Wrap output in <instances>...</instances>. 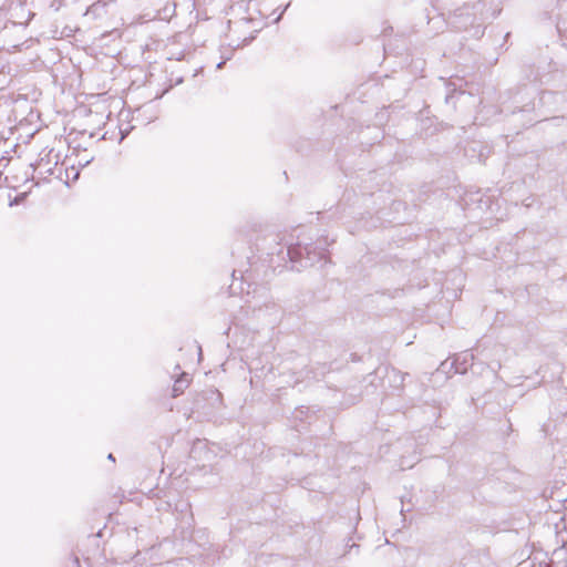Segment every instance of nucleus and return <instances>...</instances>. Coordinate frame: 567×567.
<instances>
[{"instance_id": "39448f33", "label": "nucleus", "mask_w": 567, "mask_h": 567, "mask_svg": "<svg viewBox=\"0 0 567 567\" xmlns=\"http://www.w3.org/2000/svg\"><path fill=\"white\" fill-rule=\"evenodd\" d=\"M107 458L114 461L113 454H109Z\"/></svg>"}, {"instance_id": "7ed1b4c3", "label": "nucleus", "mask_w": 567, "mask_h": 567, "mask_svg": "<svg viewBox=\"0 0 567 567\" xmlns=\"http://www.w3.org/2000/svg\"><path fill=\"white\" fill-rule=\"evenodd\" d=\"M188 379H178L175 381L174 383V386H173V392H174V395H179L181 393H183V391L188 386Z\"/></svg>"}, {"instance_id": "423d86ee", "label": "nucleus", "mask_w": 567, "mask_h": 567, "mask_svg": "<svg viewBox=\"0 0 567 567\" xmlns=\"http://www.w3.org/2000/svg\"><path fill=\"white\" fill-rule=\"evenodd\" d=\"M223 64H224V62L218 63L217 68L220 69Z\"/></svg>"}, {"instance_id": "f257e3e1", "label": "nucleus", "mask_w": 567, "mask_h": 567, "mask_svg": "<svg viewBox=\"0 0 567 567\" xmlns=\"http://www.w3.org/2000/svg\"><path fill=\"white\" fill-rule=\"evenodd\" d=\"M288 256L295 267H306L308 265H313L315 261L323 259L326 257V250L322 249L319 252H316L315 250H309L307 247H301L298 244L288 248Z\"/></svg>"}, {"instance_id": "f03ea898", "label": "nucleus", "mask_w": 567, "mask_h": 567, "mask_svg": "<svg viewBox=\"0 0 567 567\" xmlns=\"http://www.w3.org/2000/svg\"><path fill=\"white\" fill-rule=\"evenodd\" d=\"M472 355L470 353H463L455 358L453 364H455L456 373H465L468 367L472 364Z\"/></svg>"}, {"instance_id": "20e7f679", "label": "nucleus", "mask_w": 567, "mask_h": 567, "mask_svg": "<svg viewBox=\"0 0 567 567\" xmlns=\"http://www.w3.org/2000/svg\"><path fill=\"white\" fill-rule=\"evenodd\" d=\"M42 162H43V158H41V159H40V162H39V163H38V165H37V168H40V167H41Z\"/></svg>"}]
</instances>
